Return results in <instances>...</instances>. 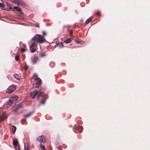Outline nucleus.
I'll return each instance as SVG.
<instances>
[{"mask_svg": "<svg viewBox=\"0 0 150 150\" xmlns=\"http://www.w3.org/2000/svg\"><path fill=\"white\" fill-rule=\"evenodd\" d=\"M40 57H42L45 56V54L44 52H42L40 53Z\"/></svg>", "mask_w": 150, "mask_h": 150, "instance_id": "obj_22", "label": "nucleus"}, {"mask_svg": "<svg viewBox=\"0 0 150 150\" xmlns=\"http://www.w3.org/2000/svg\"><path fill=\"white\" fill-rule=\"evenodd\" d=\"M31 60L32 63L34 64L36 63L38 60V56L37 55H33L31 57Z\"/></svg>", "mask_w": 150, "mask_h": 150, "instance_id": "obj_4", "label": "nucleus"}, {"mask_svg": "<svg viewBox=\"0 0 150 150\" xmlns=\"http://www.w3.org/2000/svg\"><path fill=\"white\" fill-rule=\"evenodd\" d=\"M38 141L42 143H44L45 142L44 136V135H41L38 138Z\"/></svg>", "mask_w": 150, "mask_h": 150, "instance_id": "obj_7", "label": "nucleus"}, {"mask_svg": "<svg viewBox=\"0 0 150 150\" xmlns=\"http://www.w3.org/2000/svg\"><path fill=\"white\" fill-rule=\"evenodd\" d=\"M69 34L70 35V36H72V35L73 34V31L72 30H70L69 31Z\"/></svg>", "mask_w": 150, "mask_h": 150, "instance_id": "obj_28", "label": "nucleus"}, {"mask_svg": "<svg viewBox=\"0 0 150 150\" xmlns=\"http://www.w3.org/2000/svg\"><path fill=\"white\" fill-rule=\"evenodd\" d=\"M6 118V117H3L0 116V122L1 121L3 120L4 119H5Z\"/></svg>", "mask_w": 150, "mask_h": 150, "instance_id": "obj_24", "label": "nucleus"}, {"mask_svg": "<svg viewBox=\"0 0 150 150\" xmlns=\"http://www.w3.org/2000/svg\"><path fill=\"white\" fill-rule=\"evenodd\" d=\"M17 5L21 6H23L25 5V3L23 1L21 0H19Z\"/></svg>", "mask_w": 150, "mask_h": 150, "instance_id": "obj_9", "label": "nucleus"}, {"mask_svg": "<svg viewBox=\"0 0 150 150\" xmlns=\"http://www.w3.org/2000/svg\"><path fill=\"white\" fill-rule=\"evenodd\" d=\"M92 18V17H90L88 19H87L85 22V24H88L90 22Z\"/></svg>", "mask_w": 150, "mask_h": 150, "instance_id": "obj_15", "label": "nucleus"}, {"mask_svg": "<svg viewBox=\"0 0 150 150\" xmlns=\"http://www.w3.org/2000/svg\"><path fill=\"white\" fill-rule=\"evenodd\" d=\"M34 79L35 82L36 83V86L38 85V75L36 74H34L33 77Z\"/></svg>", "mask_w": 150, "mask_h": 150, "instance_id": "obj_8", "label": "nucleus"}, {"mask_svg": "<svg viewBox=\"0 0 150 150\" xmlns=\"http://www.w3.org/2000/svg\"><path fill=\"white\" fill-rule=\"evenodd\" d=\"M18 99V97L17 96L11 98L8 100V104L10 105L11 104L16 102Z\"/></svg>", "mask_w": 150, "mask_h": 150, "instance_id": "obj_2", "label": "nucleus"}, {"mask_svg": "<svg viewBox=\"0 0 150 150\" xmlns=\"http://www.w3.org/2000/svg\"><path fill=\"white\" fill-rule=\"evenodd\" d=\"M19 56L18 55H16L15 57V59L16 61H18L19 59Z\"/></svg>", "mask_w": 150, "mask_h": 150, "instance_id": "obj_25", "label": "nucleus"}, {"mask_svg": "<svg viewBox=\"0 0 150 150\" xmlns=\"http://www.w3.org/2000/svg\"><path fill=\"white\" fill-rule=\"evenodd\" d=\"M15 150H19V149L18 146L14 147Z\"/></svg>", "mask_w": 150, "mask_h": 150, "instance_id": "obj_29", "label": "nucleus"}, {"mask_svg": "<svg viewBox=\"0 0 150 150\" xmlns=\"http://www.w3.org/2000/svg\"><path fill=\"white\" fill-rule=\"evenodd\" d=\"M45 101H46V99H42L40 103V104H44L45 103Z\"/></svg>", "mask_w": 150, "mask_h": 150, "instance_id": "obj_21", "label": "nucleus"}, {"mask_svg": "<svg viewBox=\"0 0 150 150\" xmlns=\"http://www.w3.org/2000/svg\"><path fill=\"white\" fill-rule=\"evenodd\" d=\"M59 46L60 47H63V43L62 42H61L59 44Z\"/></svg>", "mask_w": 150, "mask_h": 150, "instance_id": "obj_32", "label": "nucleus"}, {"mask_svg": "<svg viewBox=\"0 0 150 150\" xmlns=\"http://www.w3.org/2000/svg\"><path fill=\"white\" fill-rule=\"evenodd\" d=\"M36 27H38V25H36Z\"/></svg>", "mask_w": 150, "mask_h": 150, "instance_id": "obj_39", "label": "nucleus"}, {"mask_svg": "<svg viewBox=\"0 0 150 150\" xmlns=\"http://www.w3.org/2000/svg\"><path fill=\"white\" fill-rule=\"evenodd\" d=\"M42 83V81L38 77V85H40Z\"/></svg>", "mask_w": 150, "mask_h": 150, "instance_id": "obj_20", "label": "nucleus"}, {"mask_svg": "<svg viewBox=\"0 0 150 150\" xmlns=\"http://www.w3.org/2000/svg\"><path fill=\"white\" fill-rule=\"evenodd\" d=\"M32 112H30L24 115V117H30L32 115Z\"/></svg>", "mask_w": 150, "mask_h": 150, "instance_id": "obj_17", "label": "nucleus"}, {"mask_svg": "<svg viewBox=\"0 0 150 150\" xmlns=\"http://www.w3.org/2000/svg\"><path fill=\"white\" fill-rule=\"evenodd\" d=\"M4 6H5V5L3 3H1L0 2V7H4Z\"/></svg>", "mask_w": 150, "mask_h": 150, "instance_id": "obj_27", "label": "nucleus"}, {"mask_svg": "<svg viewBox=\"0 0 150 150\" xmlns=\"http://www.w3.org/2000/svg\"><path fill=\"white\" fill-rule=\"evenodd\" d=\"M13 142L14 147L18 146V142L17 140H13Z\"/></svg>", "mask_w": 150, "mask_h": 150, "instance_id": "obj_11", "label": "nucleus"}, {"mask_svg": "<svg viewBox=\"0 0 150 150\" xmlns=\"http://www.w3.org/2000/svg\"><path fill=\"white\" fill-rule=\"evenodd\" d=\"M33 47H30V52L31 53H33L35 52V49Z\"/></svg>", "mask_w": 150, "mask_h": 150, "instance_id": "obj_18", "label": "nucleus"}, {"mask_svg": "<svg viewBox=\"0 0 150 150\" xmlns=\"http://www.w3.org/2000/svg\"><path fill=\"white\" fill-rule=\"evenodd\" d=\"M81 128H82V127L81 126H79V127H78V129H81Z\"/></svg>", "mask_w": 150, "mask_h": 150, "instance_id": "obj_38", "label": "nucleus"}, {"mask_svg": "<svg viewBox=\"0 0 150 150\" xmlns=\"http://www.w3.org/2000/svg\"><path fill=\"white\" fill-rule=\"evenodd\" d=\"M21 51L22 52H23L25 51V49L24 48H22L21 49Z\"/></svg>", "mask_w": 150, "mask_h": 150, "instance_id": "obj_35", "label": "nucleus"}, {"mask_svg": "<svg viewBox=\"0 0 150 150\" xmlns=\"http://www.w3.org/2000/svg\"><path fill=\"white\" fill-rule=\"evenodd\" d=\"M42 34L43 35H46V33L45 31H43Z\"/></svg>", "mask_w": 150, "mask_h": 150, "instance_id": "obj_36", "label": "nucleus"}, {"mask_svg": "<svg viewBox=\"0 0 150 150\" xmlns=\"http://www.w3.org/2000/svg\"><path fill=\"white\" fill-rule=\"evenodd\" d=\"M24 148L25 150H29V148L28 147H25Z\"/></svg>", "mask_w": 150, "mask_h": 150, "instance_id": "obj_37", "label": "nucleus"}, {"mask_svg": "<svg viewBox=\"0 0 150 150\" xmlns=\"http://www.w3.org/2000/svg\"><path fill=\"white\" fill-rule=\"evenodd\" d=\"M75 41L76 42L78 43L83 44L84 43V41L83 40H80L79 39H75Z\"/></svg>", "mask_w": 150, "mask_h": 150, "instance_id": "obj_10", "label": "nucleus"}, {"mask_svg": "<svg viewBox=\"0 0 150 150\" xmlns=\"http://www.w3.org/2000/svg\"><path fill=\"white\" fill-rule=\"evenodd\" d=\"M38 97L40 95L42 94V93L41 92H40V91H38Z\"/></svg>", "mask_w": 150, "mask_h": 150, "instance_id": "obj_31", "label": "nucleus"}, {"mask_svg": "<svg viewBox=\"0 0 150 150\" xmlns=\"http://www.w3.org/2000/svg\"><path fill=\"white\" fill-rule=\"evenodd\" d=\"M13 8L14 9H16L17 11L18 12H21V8L17 6H14L13 7Z\"/></svg>", "mask_w": 150, "mask_h": 150, "instance_id": "obj_13", "label": "nucleus"}, {"mask_svg": "<svg viewBox=\"0 0 150 150\" xmlns=\"http://www.w3.org/2000/svg\"><path fill=\"white\" fill-rule=\"evenodd\" d=\"M37 94L38 91L36 90H34L30 94L31 98L32 99L34 98Z\"/></svg>", "mask_w": 150, "mask_h": 150, "instance_id": "obj_5", "label": "nucleus"}, {"mask_svg": "<svg viewBox=\"0 0 150 150\" xmlns=\"http://www.w3.org/2000/svg\"><path fill=\"white\" fill-rule=\"evenodd\" d=\"M19 108L17 107L16 106L14 110V111H16Z\"/></svg>", "mask_w": 150, "mask_h": 150, "instance_id": "obj_30", "label": "nucleus"}, {"mask_svg": "<svg viewBox=\"0 0 150 150\" xmlns=\"http://www.w3.org/2000/svg\"><path fill=\"white\" fill-rule=\"evenodd\" d=\"M15 88L14 86L11 85L9 86L7 88V92L8 93H10L12 92L14 90Z\"/></svg>", "mask_w": 150, "mask_h": 150, "instance_id": "obj_6", "label": "nucleus"}, {"mask_svg": "<svg viewBox=\"0 0 150 150\" xmlns=\"http://www.w3.org/2000/svg\"><path fill=\"white\" fill-rule=\"evenodd\" d=\"M40 146L41 150H46L45 148V146L43 144L40 143Z\"/></svg>", "mask_w": 150, "mask_h": 150, "instance_id": "obj_12", "label": "nucleus"}, {"mask_svg": "<svg viewBox=\"0 0 150 150\" xmlns=\"http://www.w3.org/2000/svg\"><path fill=\"white\" fill-rule=\"evenodd\" d=\"M15 77L17 79L19 80L20 78V76L17 74H14Z\"/></svg>", "mask_w": 150, "mask_h": 150, "instance_id": "obj_19", "label": "nucleus"}, {"mask_svg": "<svg viewBox=\"0 0 150 150\" xmlns=\"http://www.w3.org/2000/svg\"><path fill=\"white\" fill-rule=\"evenodd\" d=\"M23 105L21 103H20L18 104L17 106L19 108L21 107Z\"/></svg>", "mask_w": 150, "mask_h": 150, "instance_id": "obj_26", "label": "nucleus"}, {"mask_svg": "<svg viewBox=\"0 0 150 150\" xmlns=\"http://www.w3.org/2000/svg\"><path fill=\"white\" fill-rule=\"evenodd\" d=\"M33 42L30 47H34L35 44L38 42V35H36L32 39Z\"/></svg>", "mask_w": 150, "mask_h": 150, "instance_id": "obj_1", "label": "nucleus"}, {"mask_svg": "<svg viewBox=\"0 0 150 150\" xmlns=\"http://www.w3.org/2000/svg\"><path fill=\"white\" fill-rule=\"evenodd\" d=\"M12 133L13 134H14L16 130V128L15 126L12 125Z\"/></svg>", "mask_w": 150, "mask_h": 150, "instance_id": "obj_14", "label": "nucleus"}, {"mask_svg": "<svg viewBox=\"0 0 150 150\" xmlns=\"http://www.w3.org/2000/svg\"><path fill=\"white\" fill-rule=\"evenodd\" d=\"M96 15L98 16H99L100 15V13L99 11H98L97 13H96Z\"/></svg>", "mask_w": 150, "mask_h": 150, "instance_id": "obj_34", "label": "nucleus"}, {"mask_svg": "<svg viewBox=\"0 0 150 150\" xmlns=\"http://www.w3.org/2000/svg\"><path fill=\"white\" fill-rule=\"evenodd\" d=\"M28 66L26 65L24 67V69H27L28 68Z\"/></svg>", "mask_w": 150, "mask_h": 150, "instance_id": "obj_33", "label": "nucleus"}, {"mask_svg": "<svg viewBox=\"0 0 150 150\" xmlns=\"http://www.w3.org/2000/svg\"><path fill=\"white\" fill-rule=\"evenodd\" d=\"M71 41V38H68L67 40H65L64 41V42L66 43H69Z\"/></svg>", "mask_w": 150, "mask_h": 150, "instance_id": "obj_16", "label": "nucleus"}, {"mask_svg": "<svg viewBox=\"0 0 150 150\" xmlns=\"http://www.w3.org/2000/svg\"><path fill=\"white\" fill-rule=\"evenodd\" d=\"M45 41H46L45 38L43 36L38 34V42L42 43Z\"/></svg>", "mask_w": 150, "mask_h": 150, "instance_id": "obj_3", "label": "nucleus"}, {"mask_svg": "<svg viewBox=\"0 0 150 150\" xmlns=\"http://www.w3.org/2000/svg\"><path fill=\"white\" fill-rule=\"evenodd\" d=\"M19 0H13V2L18 4Z\"/></svg>", "mask_w": 150, "mask_h": 150, "instance_id": "obj_23", "label": "nucleus"}]
</instances>
